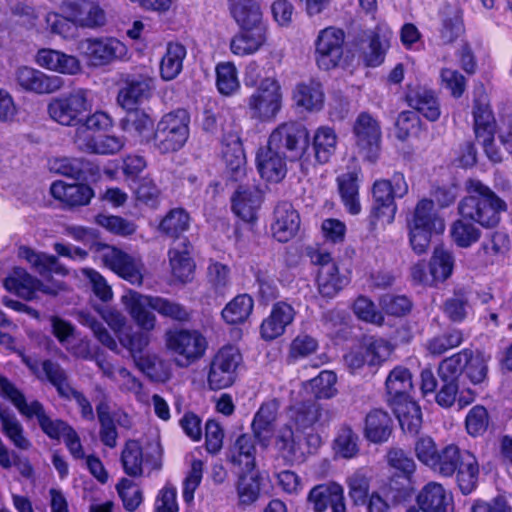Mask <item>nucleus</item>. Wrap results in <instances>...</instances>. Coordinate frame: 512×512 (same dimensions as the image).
<instances>
[{"instance_id":"obj_36","label":"nucleus","mask_w":512,"mask_h":512,"mask_svg":"<svg viewBox=\"0 0 512 512\" xmlns=\"http://www.w3.org/2000/svg\"><path fill=\"white\" fill-rule=\"evenodd\" d=\"M408 227L443 233L445 223L444 220L434 212L433 201L422 199L417 203L413 216L408 221Z\"/></svg>"},{"instance_id":"obj_42","label":"nucleus","mask_w":512,"mask_h":512,"mask_svg":"<svg viewBox=\"0 0 512 512\" xmlns=\"http://www.w3.org/2000/svg\"><path fill=\"white\" fill-rule=\"evenodd\" d=\"M348 283L349 278L340 274L337 265H328L318 270V291L325 298L335 297Z\"/></svg>"},{"instance_id":"obj_45","label":"nucleus","mask_w":512,"mask_h":512,"mask_svg":"<svg viewBox=\"0 0 512 512\" xmlns=\"http://www.w3.org/2000/svg\"><path fill=\"white\" fill-rule=\"evenodd\" d=\"M401 428L410 433H417L422 424L419 405L411 398L391 404Z\"/></svg>"},{"instance_id":"obj_25","label":"nucleus","mask_w":512,"mask_h":512,"mask_svg":"<svg viewBox=\"0 0 512 512\" xmlns=\"http://www.w3.org/2000/svg\"><path fill=\"white\" fill-rule=\"evenodd\" d=\"M192 245L187 239L174 241L168 251L169 265L172 275L181 282L192 279L195 263L191 258Z\"/></svg>"},{"instance_id":"obj_40","label":"nucleus","mask_w":512,"mask_h":512,"mask_svg":"<svg viewBox=\"0 0 512 512\" xmlns=\"http://www.w3.org/2000/svg\"><path fill=\"white\" fill-rule=\"evenodd\" d=\"M187 55L186 47L178 42L167 44L166 52L160 63V76L165 81L174 80L183 69V61Z\"/></svg>"},{"instance_id":"obj_11","label":"nucleus","mask_w":512,"mask_h":512,"mask_svg":"<svg viewBox=\"0 0 512 512\" xmlns=\"http://www.w3.org/2000/svg\"><path fill=\"white\" fill-rule=\"evenodd\" d=\"M60 11L67 21L80 28L98 29L107 22L106 11L97 0L64 1Z\"/></svg>"},{"instance_id":"obj_13","label":"nucleus","mask_w":512,"mask_h":512,"mask_svg":"<svg viewBox=\"0 0 512 512\" xmlns=\"http://www.w3.org/2000/svg\"><path fill=\"white\" fill-rule=\"evenodd\" d=\"M161 454L159 444H156L151 452L144 453L138 441L128 440L121 452L123 470L130 477H141L144 474V467L150 471L160 470Z\"/></svg>"},{"instance_id":"obj_50","label":"nucleus","mask_w":512,"mask_h":512,"mask_svg":"<svg viewBox=\"0 0 512 512\" xmlns=\"http://www.w3.org/2000/svg\"><path fill=\"white\" fill-rule=\"evenodd\" d=\"M275 449L285 462L292 464L301 455L299 442L296 440L292 427L282 426L275 435Z\"/></svg>"},{"instance_id":"obj_3","label":"nucleus","mask_w":512,"mask_h":512,"mask_svg":"<svg viewBox=\"0 0 512 512\" xmlns=\"http://www.w3.org/2000/svg\"><path fill=\"white\" fill-rule=\"evenodd\" d=\"M190 114L185 109H176L164 114L157 122L151 138L153 147L161 154L179 151L190 135Z\"/></svg>"},{"instance_id":"obj_10","label":"nucleus","mask_w":512,"mask_h":512,"mask_svg":"<svg viewBox=\"0 0 512 512\" xmlns=\"http://www.w3.org/2000/svg\"><path fill=\"white\" fill-rule=\"evenodd\" d=\"M242 361L239 350L233 346L222 347L212 358L207 382L212 390L231 386L236 379V370Z\"/></svg>"},{"instance_id":"obj_59","label":"nucleus","mask_w":512,"mask_h":512,"mask_svg":"<svg viewBox=\"0 0 512 512\" xmlns=\"http://www.w3.org/2000/svg\"><path fill=\"white\" fill-rule=\"evenodd\" d=\"M464 341L461 330L452 329L443 334L436 335L426 343V349L434 356H440L448 350L459 347Z\"/></svg>"},{"instance_id":"obj_16","label":"nucleus","mask_w":512,"mask_h":512,"mask_svg":"<svg viewBox=\"0 0 512 512\" xmlns=\"http://www.w3.org/2000/svg\"><path fill=\"white\" fill-rule=\"evenodd\" d=\"M100 257L104 265L110 268L131 284L141 285L143 281V264L122 250L109 245H103Z\"/></svg>"},{"instance_id":"obj_2","label":"nucleus","mask_w":512,"mask_h":512,"mask_svg":"<svg viewBox=\"0 0 512 512\" xmlns=\"http://www.w3.org/2000/svg\"><path fill=\"white\" fill-rule=\"evenodd\" d=\"M0 394L10 400L22 416L27 419L37 418L42 431L51 439L65 437L72 429L62 420H52L39 401L33 400L28 403L24 394L8 378L1 375Z\"/></svg>"},{"instance_id":"obj_33","label":"nucleus","mask_w":512,"mask_h":512,"mask_svg":"<svg viewBox=\"0 0 512 512\" xmlns=\"http://www.w3.org/2000/svg\"><path fill=\"white\" fill-rule=\"evenodd\" d=\"M388 402L405 401L410 398V392L413 389L412 374L410 370L403 366H396L390 371L385 381Z\"/></svg>"},{"instance_id":"obj_35","label":"nucleus","mask_w":512,"mask_h":512,"mask_svg":"<svg viewBox=\"0 0 512 512\" xmlns=\"http://www.w3.org/2000/svg\"><path fill=\"white\" fill-rule=\"evenodd\" d=\"M262 202L260 191L254 187H239L232 198V209L234 213L246 222L256 219L257 210Z\"/></svg>"},{"instance_id":"obj_41","label":"nucleus","mask_w":512,"mask_h":512,"mask_svg":"<svg viewBox=\"0 0 512 512\" xmlns=\"http://www.w3.org/2000/svg\"><path fill=\"white\" fill-rule=\"evenodd\" d=\"M338 187L342 202L346 210L357 215L361 212L359 201V173L356 171L347 172L338 177Z\"/></svg>"},{"instance_id":"obj_37","label":"nucleus","mask_w":512,"mask_h":512,"mask_svg":"<svg viewBox=\"0 0 512 512\" xmlns=\"http://www.w3.org/2000/svg\"><path fill=\"white\" fill-rule=\"evenodd\" d=\"M254 435L242 434L232 446L228 459L243 471H252L256 466V447Z\"/></svg>"},{"instance_id":"obj_47","label":"nucleus","mask_w":512,"mask_h":512,"mask_svg":"<svg viewBox=\"0 0 512 512\" xmlns=\"http://www.w3.org/2000/svg\"><path fill=\"white\" fill-rule=\"evenodd\" d=\"M312 145L316 161L320 164L327 163L337 147V135L334 129L328 126L319 127L313 136Z\"/></svg>"},{"instance_id":"obj_14","label":"nucleus","mask_w":512,"mask_h":512,"mask_svg":"<svg viewBox=\"0 0 512 512\" xmlns=\"http://www.w3.org/2000/svg\"><path fill=\"white\" fill-rule=\"evenodd\" d=\"M345 33L335 27L321 30L315 41V59L318 67L330 70L338 66L343 56Z\"/></svg>"},{"instance_id":"obj_56","label":"nucleus","mask_w":512,"mask_h":512,"mask_svg":"<svg viewBox=\"0 0 512 512\" xmlns=\"http://www.w3.org/2000/svg\"><path fill=\"white\" fill-rule=\"evenodd\" d=\"M468 219H458L450 227V236L452 241L461 248H468L476 243L481 236V231Z\"/></svg>"},{"instance_id":"obj_52","label":"nucleus","mask_w":512,"mask_h":512,"mask_svg":"<svg viewBox=\"0 0 512 512\" xmlns=\"http://www.w3.org/2000/svg\"><path fill=\"white\" fill-rule=\"evenodd\" d=\"M440 37L444 44L454 42L464 31L462 15L458 8L445 6L442 11Z\"/></svg>"},{"instance_id":"obj_4","label":"nucleus","mask_w":512,"mask_h":512,"mask_svg":"<svg viewBox=\"0 0 512 512\" xmlns=\"http://www.w3.org/2000/svg\"><path fill=\"white\" fill-rule=\"evenodd\" d=\"M165 347L179 368H188L204 357L208 340L197 329L174 328L164 335Z\"/></svg>"},{"instance_id":"obj_44","label":"nucleus","mask_w":512,"mask_h":512,"mask_svg":"<svg viewBox=\"0 0 512 512\" xmlns=\"http://www.w3.org/2000/svg\"><path fill=\"white\" fill-rule=\"evenodd\" d=\"M222 157L232 180L238 181L245 175L246 158L239 138L223 144Z\"/></svg>"},{"instance_id":"obj_34","label":"nucleus","mask_w":512,"mask_h":512,"mask_svg":"<svg viewBox=\"0 0 512 512\" xmlns=\"http://www.w3.org/2000/svg\"><path fill=\"white\" fill-rule=\"evenodd\" d=\"M293 99L297 106L310 112H316L323 108L325 94L321 83L310 79L296 85Z\"/></svg>"},{"instance_id":"obj_28","label":"nucleus","mask_w":512,"mask_h":512,"mask_svg":"<svg viewBox=\"0 0 512 512\" xmlns=\"http://www.w3.org/2000/svg\"><path fill=\"white\" fill-rule=\"evenodd\" d=\"M406 101L411 108L421 113L429 121H436L441 115L438 98L435 92L427 87H409Z\"/></svg>"},{"instance_id":"obj_31","label":"nucleus","mask_w":512,"mask_h":512,"mask_svg":"<svg viewBox=\"0 0 512 512\" xmlns=\"http://www.w3.org/2000/svg\"><path fill=\"white\" fill-rule=\"evenodd\" d=\"M50 192L55 199L71 207L88 205L94 196V191L87 184H67L63 181L53 182Z\"/></svg>"},{"instance_id":"obj_6","label":"nucleus","mask_w":512,"mask_h":512,"mask_svg":"<svg viewBox=\"0 0 512 512\" xmlns=\"http://www.w3.org/2000/svg\"><path fill=\"white\" fill-rule=\"evenodd\" d=\"M408 193V184L402 173H394L390 180L378 179L372 186L373 207L371 216L392 223L397 206L395 198H402Z\"/></svg>"},{"instance_id":"obj_30","label":"nucleus","mask_w":512,"mask_h":512,"mask_svg":"<svg viewBox=\"0 0 512 512\" xmlns=\"http://www.w3.org/2000/svg\"><path fill=\"white\" fill-rule=\"evenodd\" d=\"M423 512H452V496L437 482L426 484L417 497Z\"/></svg>"},{"instance_id":"obj_1","label":"nucleus","mask_w":512,"mask_h":512,"mask_svg":"<svg viewBox=\"0 0 512 512\" xmlns=\"http://www.w3.org/2000/svg\"><path fill=\"white\" fill-rule=\"evenodd\" d=\"M466 188L468 195L458 204L461 217L484 228L496 226L500 222L501 213L507 208L505 201L479 180H468Z\"/></svg>"},{"instance_id":"obj_57","label":"nucleus","mask_w":512,"mask_h":512,"mask_svg":"<svg viewBox=\"0 0 512 512\" xmlns=\"http://www.w3.org/2000/svg\"><path fill=\"white\" fill-rule=\"evenodd\" d=\"M359 437L348 425H343L338 430L334 439V451L339 457L350 459L355 457L359 452Z\"/></svg>"},{"instance_id":"obj_38","label":"nucleus","mask_w":512,"mask_h":512,"mask_svg":"<svg viewBox=\"0 0 512 512\" xmlns=\"http://www.w3.org/2000/svg\"><path fill=\"white\" fill-rule=\"evenodd\" d=\"M365 437L373 443L386 442L392 433V419L382 409L371 410L365 418Z\"/></svg>"},{"instance_id":"obj_53","label":"nucleus","mask_w":512,"mask_h":512,"mask_svg":"<svg viewBox=\"0 0 512 512\" xmlns=\"http://www.w3.org/2000/svg\"><path fill=\"white\" fill-rule=\"evenodd\" d=\"M150 304L152 305V310L162 317L176 322H188L191 320V311L178 302L160 296H153Z\"/></svg>"},{"instance_id":"obj_21","label":"nucleus","mask_w":512,"mask_h":512,"mask_svg":"<svg viewBox=\"0 0 512 512\" xmlns=\"http://www.w3.org/2000/svg\"><path fill=\"white\" fill-rule=\"evenodd\" d=\"M17 84L25 91L36 94H51L63 87V79L55 75H47L31 67H20L15 73Z\"/></svg>"},{"instance_id":"obj_8","label":"nucleus","mask_w":512,"mask_h":512,"mask_svg":"<svg viewBox=\"0 0 512 512\" xmlns=\"http://www.w3.org/2000/svg\"><path fill=\"white\" fill-rule=\"evenodd\" d=\"M280 86L272 78L263 79L248 98L247 105L253 119L269 122L274 120L281 109Z\"/></svg>"},{"instance_id":"obj_54","label":"nucleus","mask_w":512,"mask_h":512,"mask_svg":"<svg viewBox=\"0 0 512 512\" xmlns=\"http://www.w3.org/2000/svg\"><path fill=\"white\" fill-rule=\"evenodd\" d=\"M190 226V216L182 208H174L160 222L159 228L170 237L176 238L175 241L182 239V233L188 230Z\"/></svg>"},{"instance_id":"obj_48","label":"nucleus","mask_w":512,"mask_h":512,"mask_svg":"<svg viewBox=\"0 0 512 512\" xmlns=\"http://www.w3.org/2000/svg\"><path fill=\"white\" fill-rule=\"evenodd\" d=\"M465 451L454 444L445 446L439 451L430 469L443 477H452L463 460Z\"/></svg>"},{"instance_id":"obj_62","label":"nucleus","mask_w":512,"mask_h":512,"mask_svg":"<svg viewBox=\"0 0 512 512\" xmlns=\"http://www.w3.org/2000/svg\"><path fill=\"white\" fill-rule=\"evenodd\" d=\"M19 256L35 267L41 275L59 272L58 259L53 255L36 253L31 248L22 246L19 248Z\"/></svg>"},{"instance_id":"obj_19","label":"nucleus","mask_w":512,"mask_h":512,"mask_svg":"<svg viewBox=\"0 0 512 512\" xmlns=\"http://www.w3.org/2000/svg\"><path fill=\"white\" fill-rule=\"evenodd\" d=\"M3 284L6 290L26 300L33 299L38 291L48 295H56L60 289L57 284L42 283L25 269L19 267L13 269L12 273L4 279Z\"/></svg>"},{"instance_id":"obj_26","label":"nucleus","mask_w":512,"mask_h":512,"mask_svg":"<svg viewBox=\"0 0 512 512\" xmlns=\"http://www.w3.org/2000/svg\"><path fill=\"white\" fill-rule=\"evenodd\" d=\"M278 409L279 404L273 399L263 403L254 415L251 424L252 431L256 440L264 448L270 444Z\"/></svg>"},{"instance_id":"obj_46","label":"nucleus","mask_w":512,"mask_h":512,"mask_svg":"<svg viewBox=\"0 0 512 512\" xmlns=\"http://www.w3.org/2000/svg\"><path fill=\"white\" fill-rule=\"evenodd\" d=\"M473 117L474 131L478 140L481 137L494 135L495 120L485 95H481L474 100Z\"/></svg>"},{"instance_id":"obj_23","label":"nucleus","mask_w":512,"mask_h":512,"mask_svg":"<svg viewBox=\"0 0 512 512\" xmlns=\"http://www.w3.org/2000/svg\"><path fill=\"white\" fill-rule=\"evenodd\" d=\"M295 310L292 305L279 301L276 302L270 314L263 319L260 325V334L265 341H272L282 336L286 328L292 324L295 318Z\"/></svg>"},{"instance_id":"obj_5","label":"nucleus","mask_w":512,"mask_h":512,"mask_svg":"<svg viewBox=\"0 0 512 512\" xmlns=\"http://www.w3.org/2000/svg\"><path fill=\"white\" fill-rule=\"evenodd\" d=\"M490 354L480 350L464 348L442 360V372L445 377H460L464 374L471 383L481 384L488 377Z\"/></svg>"},{"instance_id":"obj_27","label":"nucleus","mask_w":512,"mask_h":512,"mask_svg":"<svg viewBox=\"0 0 512 512\" xmlns=\"http://www.w3.org/2000/svg\"><path fill=\"white\" fill-rule=\"evenodd\" d=\"M267 28H240L230 40V51L240 57L253 55L266 43Z\"/></svg>"},{"instance_id":"obj_7","label":"nucleus","mask_w":512,"mask_h":512,"mask_svg":"<svg viewBox=\"0 0 512 512\" xmlns=\"http://www.w3.org/2000/svg\"><path fill=\"white\" fill-rule=\"evenodd\" d=\"M91 93L87 89L78 88L70 93L56 97L47 107L52 120L63 126H73L84 118L82 115L92 108Z\"/></svg>"},{"instance_id":"obj_15","label":"nucleus","mask_w":512,"mask_h":512,"mask_svg":"<svg viewBox=\"0 0 512 512\" xmlns=\"http://www.w3.org/2000/svg\"><path fill=\"white\" fill-rule=\"evenodd\" d=\"M356 146L364 159L375 162L380 152L381 127L370 114L361 113L353 127Z\"/></svg>"},{"instance_id":"obj_12","label":"nucleus","mask_w":512,"mask_h":512,"mask_svg":"<svg viewBox=\"0 0 512 512\" xmlns=\"http://www.w3.org/2000/svg\"><path fill=\"white\" fill-rule=\"evenodd\" d=\"M308 131L306 127L295 121H289L277 126L269 136L271 147L290 153L291 160L302 156L308 147Z\"/></svg>"},{"instance_id":"obj_63","label":"nucleus","mask_w":512,"mask_h":512,"mask_svg":"<svg viewBox=\"0 0 512 512\" xmlns=\"http://www.w3.org/2000/svg\"><path fill=\"white\" fill-rule=\"evenodd\" d=\"M95 222L110 233L123 237L130 236L137 230L133 221L115 215L99 214L95 217Z\"/></svg>"},{"instance_id":"obj_24","label":"nucleus","mask_w":512,"mask_h":512,"mask_svg":"<svg viewBox=\"0 0 512 512\" xmlns=\"http://www.w3.org/2000/svg\"><path fill=\"white\" fill-rule=\"evenodd\" d=\"M256 163L261 177L268 182L278 183L287 174L286 157L283 152L269 144L258 150Z\"/></svg>"},{"instance_id":"obj_29","label":"nucleus","mask_w":512,"mask_h":512,"mask_svg":"<svg viewBox=\"0 0 512 512\" xmlns=\"http://www.w3.org/2000/svg\"><path fill=\"white\" fill-rule=\"evenodd\" d=\"M231 17L239 28H267L255 0H227Z\"/></svg>"},{"instance_id":"obj_9","label":"nucleus","mask_w":512,"mask_h":512,"mask_svg":"<svg viewBox=\"0 0 512 512\" xmlns=\"http://www.w3.org/2000/svg\"><path fill=\"white\" fill-rule=\"evenodd\" d=\"M79 53L95 67L105 66L124 57L127 48L114 37H91L79 41Z\"/></svg>"},{"instance_id":"obj_43","label":"nucleus","mask_w":512,"mask_h":512,"mask_svg":"<svg viewBox=\"0 0 512 512\" xmlns=\"http://www.w3.org/2000/svg\"><path fill=\"white\" fill-rule=\"evenodd\" d=\"M456 482L464 495L475 490L479 478V464L476 456L470 451H465L463 460L455 472Z\"/></svg>"},{"instance_id":"obj_49","label":"nucleus","mask_w":512,"mask_h":512,"mask_svg":"<svg viewBox=\"0 0 512 512\" xmlns=\"http://www.w3.org/2000/svg\"><path fill=\"white\" fill-rule=\"evenodd\" d=\"M126 116L121 119V129L131 135L144 138L153 127L151 116L142 109H125Z\"/></svg>"},{"instance_id":"obj_60","label":"nucleus","mask_w":512,"mask_h":512,"mask_svg":"<svg viewBox=\"0 0 512 512\" xmlns=\"http://www.w3.org/2000/svg\"><path fill=\"white\" fill-rule=\"evenodd\" d=\"M454 257L452 253L443 247L435 248L430 260V271L433 280L445 281L452 274Z\"/></svg>"},{"instance_id":"obj_61","label":"nucleus","mask_w":512,"mask_h":512,"mask_svg":"<svg viewBox=\"0 0 512 512\" xmlns=\"http://www.w3.org/2000/svg\"><path fill=\"white\" fill-rule=\"evenodd\" d=\"M216 85L219 92L226 96L233 95L239 90L237 69L233 63L223 62L216 66Z\"/></svg>"},{"instance_id":"obj_18","label":"nucleus","mask_w":512,"mask_h":512,"mask_svg":"<svg viewBox=\"0 0 512 512\" xmlns=\"http://www.w3.org/2000/svg\"><path fill=\"white\" fill-rule=\"evenodd\" d=\"M155 90V79L147 74L128 76L117 95V103L123 109L136 108L148 101Z\"/></svg>"},{"instance_id":"obj_22","label":"nucleus","mask_w":512,"mask_h":512,"mask_svg":"<svg viewBox=\"0 0 512 512\" xmlns=\"http://www.w3.org/2000/svg\"><path fill=\"white\" fill-rule=\"evenodd\" d=\"M307 499L315 512H324L328 507L332 512H346L343 487L335 482L313 487Z\"/></svg>"},{"instance_id":"obj_64","label":"nucleus","mask_w":512,"mask_h":512,"mask_svg":"<svg viewBox=\"0 0 512 512\" xmlns=\"http://www.w3.org/2000/svg\"><path fill=\"white\" fill-rule=\"evenodd\" d=\"M237 495L242 505H251L260 496L261 484L257 475H241L237 482Z\"/></svg>"},{"instance_id":"obj_58","label":"nucleus","mask_w":512,"mask_h":512,"mask_svg":"<svg viewBox=\"0 0 512 512\" xmlns=\"http://www.w3.org/2000/svg\"><path fill=\"white\" fill-rule=\"evenodd\" d=\"M322 415V410L316 402L295 405L291 409V420L300 430L311 428Z\"/></svg>"},{"instance_id":"obj_20","label":"nucleus","mask_w":512,"mask_h":512,"mask_svg":"<svg viewBox=\"0 0 512 512\" xmlns=\"http://www.w3.org/2000/svg\"><path fill=\"white\" fill-rule=\"evenodd\" d=\"M299 212L288 201H279L273 210L271 232L279 242H288L300 229Z\"/></svg>"},{"instance_id":"obj_51","label":"nucleus","mask_w":512,"mask_h":512,"mask_svg":"<svg viewBox=\"0 0 512 512\" xmlns=\"http://www.w3.org/2000/svg\"><path fill=\"white\" fill-rule=\"evenodd\" d=\"M254 301L248 294L233 298L222 310V317L228 324L244 322L252 313Z\"/></svg>"},{"instance_id":"obj_39","label":"nucleus","mask_w":512,"mask_h":512,"mask_svg":"<svg viewBox=\"0 0 512 512\" xmlns=\"http://www.w3.org/2000/svg\"><path fill=\"white\" fill-rule=\"evenodd\" d=\"M1 432L20 450H29L31 441L25 435L24 427L15 414L0 405Z\"/></svg>"},{"instance_id":"obj_17","label":"nucleus","mask_w":512,"mask_h":512,"mask_svg":"<svg viewBox=\"0 0 512 512\" xmlns=\"http://www.w3.org/2000/svg\"><path fill=\"white\" fill-rule=\"evenodd\" d=\"M73 126L75 127L72 137L74 144L79 150L91 154L97 134L112 128L113 118L107 112L97 110Z\"/></svg>"},{"instance_id":"obj_32","label":"nucleus","mask_w":512,"mask_h":512,"mask_svg":"<svg viewBox=\"0 0 512 512\" xmlns=\"http://www.w3.org/2000/svg\"><path fill=\"white\" fill-rule=\"evenodd\" d=\"M125 298L127 310L136 325L141 330L152 331L157 322L156 316L148 310V308L152 309L150 300L153 299V296L132 292Z\"/></svg>"},{"instance_id":"obj_55","label":"nucleus","mask_w":512,"mask_h":512,"mask_svg":"<svg viewBox=\"0 0 512 512\" xmlns=\"http://www.w3.org/2000/svg\"><path fill=\"white\" fill-rule=\"evenodd\" d=\"M42 379L46 378L56 389L59 395L69 399L72 387L67 381V375L64 369L56 362L45 360L41 363Z\"/></svg>"}]
</instances>
